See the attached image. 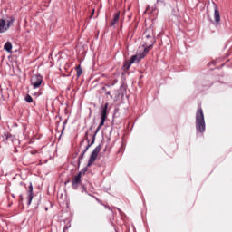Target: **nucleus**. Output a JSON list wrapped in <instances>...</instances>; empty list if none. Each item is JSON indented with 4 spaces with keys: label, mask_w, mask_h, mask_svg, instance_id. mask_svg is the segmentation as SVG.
I'll use <instances>...</instances> for the list:
<instances>
[{
    "label": "nucleus",
    "mask_w": 232,
    "mask_h": 232,
    "mask_svg": "<svg viewBox=\"0 0 232 232\" xmlns=\"http://www.w3.org/2000/svg\"><path fill=\"white\" fill-rule=\"evenodd\" d=\"M196 130L200 133L206 131V121L204 120V111L202 107H199L196 113Z\"/></svg>",
    "instance_id": "nucleus-1"
},
{
    "label": "nucleus",
    "mask_w": 232,
    "mask_h": 232,
    "mask_svg": "<svg viewBox=\"0 0 232 232\" xmlns=\"http://www.w3.org/2000/svg\"><path fill=\"white\" fill-rule=\"evenodd\" d=\"M145 46L149 48H153V44H155V30L150 26L147 28L143 34Z\"/></svg>",
    "instance_id": "nucleus-2"
},
{
    "label": "nucleus",
    "mask_w": 232,
    "mask_h": 232,
    "mask_svg": "<svg viewBox=\"0 0 232 232\" xmlns=\"http://www.w3.org/2000/svg\"><path fill=\"white\" fill-rule=\"evenodd\" d=\"M108 106H109L108 102H106L104 105L102 106V111H101L102 121L96 129V133H98V131L101 130V128H102L104 126V122H106V119H108Z\"/></svg>",
    "instance_id": "nucleus-3"
},
{
    "label": "nucleus",
    "mask_w": 232,
    "mask_h": 232,
    "mask_svg": "<svg viewBox=\"0 0 232 232\" xmlns=\"http://www.w3.org/2000/svg\"><path fill=\"white\" fill-rule=\"evenodd\" d=\"M86 171H88V169H82V171H80L72 180V187L73 188V189H77V188H79V185H81V179L82 177V175L86 174Z\"/></svg>",
    "instance_id": "nucleus-4"
},
{
    "label": "nucleus",
    "mask_w": 232,
    "mask_h": 232,
    "mask_svg": "<svg viewBox=\"0 0 232 232\" xmlns=\"http://www.w3.org/2000/svg\"><path fill=\"white\" fill-rule=\"evenodd\" d=\"M101 152V145L97 146L92 152L88 164H87V168H90V166H92V164H93V162H95V160H97V157L99 155V153Z\"/></svg>",
    "instance_id": "nucleus-5"
},
{
    "label": "nucleus",
    "mask_w": 232,
    "mask_h": 232,
    "mask_svg": "<svg viewBox=\"0 0 232 232\" xmlns=\"http://www.w3.org/2000/svg\"><path fill=\"white\" fill-rule=\"evenodd\" d=\"M31 84L34 88H39V86H41V84H43V76H41L39 74L33 75L31 78Z\"/></svg>",
    "instance_id": "nucleus-6"
},
{
    "label": "nucleus",
    "mask_w": 232,
    "mask_h": 232,
    "mask_svg": "<svg viewBox=\"0 0 232 232\" xmlns=\"http://www.w3.org/2000/svg\"><path fill=\"white\" fill-rule=\"evenodd\" d=\"M150 50H151V47L146 46V48L143 49V52H141L136 55H132V57H136V63H140V61H142V59H144V57H146V55H148V53Z\"/></svg>",
    "instance_id": "nucleus-7"
},
{
    "label": "nucleus",
    "mask_w": 232,
    "mask_h": 232,
    "mask_svg": "<svg viewBox=\"0 0 232 232\" xmlns=\"http://www.w3.org/2000/svg\"><path fill=\"white\" fill-rule=\"evenodd\" d=\"M134 63H137V56H131L130 60L125 61L123 63V70H124V72L130 70V68H131V64H133Z\"/></svg>",
    "instance_id": "nucleus-8"
},
{
    "label": "nucleus",
    "mask_w": 232,
    "mask_h": 232,
    "mask_svg": "<svg viewBox=\"0 0 232 232\" xmlns=\"http://www.w3.org/2000/svg\"><path fill=\"white\" fill-rule=\"evenodd\" d=\"M27 204L30 206L32 204V200H34V186L32 183L29 185V188L27 190Z\"/></svg>",
    "instance_id": "nucleus-9"
},
{
    "label": "nucleus",
    "mask_w": 232,
    "mask_h": 232,
    "mask_svg": "<svg viewBox=\"0 0 232 232\" xmlns=\"http://www.w3.org/2000/svg\"><path fill=\"white\" fill-rule=\"evenodd\" d=\"M8 30V25L5 20H0V34H5Z\"/></svg>",
    "instance_id": "nucleus-10"
},
{
    "label": "nucleus",
    "mask_w": 232,
    "mask_h": 232,
    "mask_svg": "<svg viewBox=\"0 0 232 232\" xmlns=\"http://www.w3.org/2000/svg\"><path fill=\"white\" fill-rule=\"evenodd\" d=\"M92 141L91 143H88L85 150L82 152L80 159H83L84 153H86L88 151V150L90 149V147L95 143V136H92Z\"/></svg>",
    "instance_id": "nucleus-11"
},
{
    "label": "nucleus",
    "mask_w": 232,
    "mask_h": 232,
    "mask_svg": "<svg viewBox=\"0 0 232 232\" xmlns=\"http://www.w3.org/2000/svg\"><path fill=\"white\" fill-rule=\"evenodd\" d=\"M215 10H214V17L216 23H220V11H218V8L217 7V5L214 4Z\"/></svg>",
    "instance_id": "nucleus-12"
},
{
    "label": "nucleus",
    "mask_w": 232,
    "mask_h": 232,
    "mask_svg": "<svg viewBox=\"0 0 232 232\" xmlns=\"http://www.w3.org/2000/svg\"><path fill=\"white\" fill-rule=\"evenodd\" d=\"M120 17H121V13L114 14V18L111 23V26H115V24H117V23L119 22Z\"/></svg>",
    "instance_id": "nucleus-13"
},
{
    "label": "nucleus",
    "mask_w": 232,
    "mask_h": 232,
    "mask_svg": "<svg viewBox=\"0 0 232 232\" xmlns=\"http://www.w3.org/2000/svg\"><path fill=\"white\" fill-rule=\"evenodd\" d=\"M4 50H5V52H12V43L6 42L4 45Z\"/></svg>",
    "instance_id": "nucleus-14"
},
{
    "label": "nucleus",
    "mask_w": 232,
    "mask_h": 232,
    "mask_svg": "<svg viewBox=\"0 0 232 232\" xmlns=\"http://www.w3.org/2000/svg\"><path fill=\"white\" fill-rule=\"evenodd\" d=\"M76 75L77 77H81L82 75V67L81 65H78L76 68Z\"/></svg>",
    "instance_id": "nucleus-15"
},
{
    "label": "nucleus",
    "mask_w": 232,
    "mask_h": 232,
    "mask_svg": "<svg viewBox=\"0 0 232 232\" xmlns=\"http://www.w3.org/2000/svg\"><path fill=\"white\" fill-rule=\"evenodd\" d=\"M27 93L29 95H39V92L35 91V89L32 88L27 91Z\"/></svg>",
    "instance_id": "nucleus-16"
},
{
    "label": "nucleus",
    "mask_w": 232,
    "mask_h": 232,
    "mask_svg": "<svg viewBox=\"0 0 232 232\" xmlns=\"http://www.w3.org/2000/svg\"><path fill=\"white\" fill-rule=\"evenodd\" d=\"M24 101H25L26 102H29V104L32 103V102H34V99L32 98V95L29 94V93L26 94V96H25V98H24Z\"/></svg>",
    "instance_id": "nucleus-17"
},
{
    "label": "nucleus",
    "mask_w": 232,
    "mask_h": 232,
    "mask_svg": "<svg viewBox=\"0 0 232 232\" xmlns=\"http://www.w3.org/2000/svg\"><path fill=\"white\" fill-rule=\"evenodd\" d=\"M14 21H15V19H14L13 17H11L8 21H7V26L8 28H10V26H12L14 24Z\"/></svg>",
    "instance_id": "nucleus-18"
},
{
    "label": "nucleus",
    "mask_w": 232,
    "mask_h": 232,
    "mask_svg": "<svg viewBox=\"0 0 232 232\" xmlns=\"http://www.w3.org/2000/svg\"><path fill=\"white\" fill-rule=\"evenodd\" d=\"M24 198L22 194L19 196V204H23Z\"/></svg>",
    "instance_id": "nucleus-19"
},
{
    "label": "nucleus",
    "mask_w": 232,
    "mask_h": 232,
    "mask_svg": "<svg viewBox=\"0 0 232 232\" xmlns=\"http://www.w3.org/2000/svg\"><path fill=\"white\" fill-rule=\"evenodd\" d=\"M160 3H164V0H157V5H159Z\"/></svg>",
    "instance_id": "nucleus-20"
},
{
    "label": "nucleus",
    "mask_w": 232,
    "mask_h": 232,
    "mask_svg": "<svg viewBox=\"0 0 232 232\" xmlns=\"http://www.w3.org/2000/svg\"><path fill=\"white\" fill-rule=\"evenodd\" d=\"M106 95H110L111 96V99H113V96L111 94H110V92H106Z\"/></svg>",
    "instance_id": "nucleus-21"
},
{
    "label": "nucleus",
    "mask_w": 232,
    "mask_h": 232,
    "mask_svg": "<svg viewBox=\"0 0 232 232\" xmlns=\"http://www.w3.org/2000/svg\"><path fill=\"white\" fill-rule=\"evenodd\" d=\"M63 229H64V231H66V229H68V227H64V228H63Z\"/></svg>",
    "instance_id": "nucleus-22"
},
{
    "label": "nucleus",
    "mask_w": 232,
    "mask_h": 232,
    "mask_svg": "<svg viewBox=\"0 0 232 232\" xmlns=\"http://www.w3.org/2000/svg\"><path fill=\"white\" fill-rule=\"evenodd\" d=\"M0 93H3V89H0Z\"/></svg>",
    "instance_id": "nucleus-23"
},
{
    "label": "nucleus",
    "mask_w": 232,
    "mask_h": 232,
    "mask_svg": "<svg viewBox=\"0 0 232 232\" xmlns=\"http://www.w3.org/2000/svg\"><path fill=\"white\" fill-rule=\"evenodd\" d=\"M93 14H95V10H92V15H93Z\"/></svg>",
    "instance_id": "nucleus-24"
}]
</instances>
